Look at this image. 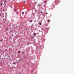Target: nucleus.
<instances>
[{
  "label": "nucleus",
  "mask_w": 74,
  "mask_h": 74,
  "mask_svg": "<svg viewBox=\"0 0 74 74\" xmlns=\"http://www.w3.org/2000/svg\"><path fill=\"white\" fill-rule=\"evenodd\" d=\"M32 21H33V20H31V21L30 20L29 21V22H32Z\"/></svg>",
  "instance_id": "f257e3e1"
},
{
  "label": "nucleus",
  "mask_w": 74,
  "mask_h": 74,
  "mask_svg": "<svg viewBox=\"0 0 74 74\" xmlns=\"http://www.w3.org/2000/svg\"><path fill=\"white\" fill-rule=\"evenodd\" d=\"M4 2L5 3H6V2H7V1L5 0L4 1Z\"/></svg>",
  "instance_id": "f03ea898"
},
{
  "label": "nucleus",
  "mask_w": 74,
  "mask_h": 74,
  "mask_svg": "<svg viewBox=\"0 0 74 74\" xmlns=\"http://www.w3.org/2000/svg\"><path fill=\"white\" fill-rule=\"evenodd\" d=\"M5 18H4L3 20V21H5Z\"/></svg>",
  "instance_id": "7ed1b4c3"
},
{
  "label": "nucleus",
  "mask_w": 74,
  "mask_h": 74,
  "mask_svg": "<svg viewBox=\"0 0 74 74\" xmlns=\"http://www.w3.org/2000/svg\"><path fill=\"white\" fill-rule=\"evenodd\" d=\"M1 6H2V5H3V3H2L1 4Z\"/></svg>",
  "instance_id": "20e7f679"
},
{
  "label": "nucleus",
  "mask_w": 74,
  "mask_h": 74,
  "mask_svg": "<svg viewBox=\"0 0 74 74\" xmlns=\"http://www.w3.org/2000/svg\"><path fill=\"white\" fill-rule=\"evenodd\" d=\"M14 11L15 12H16V10H15V9H14Z\"/></svg>",
  "instance_id": "39448f33"
},
{
  "label": "nucleus",
  "mask_w": 74,
  "mask_h": 74,
  "mask_svg": "<svg viewBox=\"0 0 74 74\" xmlns=\"http://www.w3.org/2000/svg\"><path fill=\"white\" fill-rule=\"evenodd\" d=\"M44 3H47V1H45L44 2Z\"/></svg>",
  "instance_id": "423d86ee"
},
{
  "label": "nucleus",
  "mask_w": 74,
  "mask_h": 74,
  "mask_svg": "<svg viewBox=\"0 0 74 74\" xmlns=\"http://www.w3.org/2000/svg\"><path fill=\"white\" fill-rule=\"evenodd\" d=\"M50 20H48V22H50Z\"/></svg>",
  "instance_id": "0eeeda50"
},
{
  "label": "nucleus",
  "mask_w": 74,
  "mask_h": 74,
  "mask_svg": "<svg viewBox=\"0 0 74 74\" xmlns=\"http://www.w3.org/2000/svg\"><path fill=\"white\" fill-rule=\"evenodd\" d=\"M39 24H40V25H41V23H39Z\"/></svg>",
  "instance_id": "6e6552de"
},
{
  "label": "nucleus",
  "mask_w": 74,
  "mask_h": 74,
  "mask_svg": "<svg viewBox=\"0 0 74 74\" xmlns=\"http://www.w3.org/2000/svg\"><path fill=\"white\" fill-rule=\"evenodd\" d=\"M18 53H21V51H18Z\"/></svg>",
  "instance_id": "1a4fd4ad"
},
{
  "label": "nucleus",
  "mask_w": 74,
  "mask_h": 74,
  "mask_svg": "<svg viewBox=\"0 0 74 74\" xmlns=\"http://www.w3.org/2000/svg\"><path fill=\"white\" fill-rule=\"evenodd\" d=\"M13 64H16V63H15V62H14Z\"/></svg>",
  "instance_id": "9d476101"
},
{
  "label": "nucleus",
  "mask_w": 74,
  "mask_h": 74,
  "mask_svg": "<svg viewBox=\"0 0 74 74\" xmlns=\"http://www.w3.org/2000/svg\"><path fill=\"white\" fill-rule=\"evenodd\" d=\"M22 14H24L25 13V12H22Z\"/></svg>",
  "instance_id": "9b49d317"
},
{
  "label": "nucleus",
  "mask_w": 74,
  "mask_h": 74,
  "mask_svg": "<svg viewBox=\"0 0 74 74\" xmlns=\"http://www.w3.org/2000/svg\"><path fill=\"white\" fill-rule=\"evenodd\" d=\"M40 13L41 14H42V12H41Z\"/></svg>",
  "instance_id": "f8f14e48"
},
{
  "label": "nucleus",
  "mask_w": 74,
  "mask_h": 74,
  "mask_svg": "<svg viewBox=\"0 0 74 74\" xmlns=\"http://www.w3.org/2000/svg\"><path fill=\"white\" fill-rule=\"evenodd\" d=\"M27 44H29V42L27 43Z\"/></svg>",
  "instance_id": "ddd939ff"
},
{
  "label": "nucleus",
  "mask_w": 74,
  "mask_h": 74,
  "mask_svg": "<svg viewBox=\"0 0 74 74\" xmlns=\"http://www.w3.org/2000/svg\"><path fill=\"white\" fill-rule=\"evenodd\" d=\"M21 60H19V61H21Z\"/></svg>",
  "instance_id": "4468645a"
},
{
  "label": "nucleus",
  "mask_w": 74,
  "mask_h": 74,
  "mask_svg": "<svg viewBox=\"0 0 74 74\" xmlns=\"http://www.w3.org/2000/svg\"><path fill=\"white\" fill-rule=\"evenodd\" d=\"M34 35H36V33H35L34 34Z\"/></svg>",
  "instance_id": "2eb2a0df"
},
{
  "label": "nucleus",
  "mask_w": 74,
  "mask_h": 74,
  "mask_svg": "<svg viewBox=\"0 0 74 74\" xmlns=\"http://www.w3.org/2000/svg\"><path fill=\"white\" fill-rule=\"evenodd\" d=\"M1 16V14H0V16Z\"/></svg>",
  "instance_id": "dca6fc26"
},
{
  "label": "nucleus",
  "mask_w": 74,
  "mask_h": 74,
  "mask_svg": "<svg viewBox=\"0 0 74 74\" xmlns=\"http://www.w3.org/2000/svg\"><path fill=\"white\" fill-rule=\"evenodd\" d=\"M22 59H23V58H21V60H22Z\"/></svg>",
  "instance_id": "f3484780"
},
{
  "label": "nucleus",
  "mask_w": 74,
  "mask_h": 74,
  "mask_svg": "<svg viewBox=\"0 0 74 74\" xmlns=\"http://www.w3.org/2000/svg\"><path fill=\"white\" fill-rule=\"evenodd\" d=\"M3 15H4V13H3Z\"/></svg>",
  "instance_id": "a211bd4d"
},
{
  "label": "nucleus",
  "mask_w": 74,
  "mask_h": 74,
  "mask_svg": "<svg viewBox=\"0 0 74 74\" xmlns=\"http://www.w3.org/2000/svg\"><path fill=\"white\" fill-rule=\"evenodd\" d=\"M0 41H2V40H1Z\"/></svg>",
  "instance_id": "6ab92c4d"
},
{
  "label": "nucleus",
  "mask_w": 74,
  "mask_h": 74,
  "mask_svg": "<svg viewBox=\"0 0 74 74\" xmlns=\"http://www.w3.org/2000/svg\"><path fill=\"white\" fill-rule=\"evenodd\" d=\"M7 13H6V15H7Z\"/></svg>",
  "instance_id": "aec40b11"
},
{
  "label": "nucleus",
  "mask_w": 74,
  "mask_h": 74,
  "mask_svg": "<svg viewBox=\"0 0 74 74\" xmlns=\"http://www.w3.org/2000/svg\"><path fill=\"white\" fill-rule=\"evenodd\" d=\"M24 53L23 52V53Z\"/></svg>",
  "instance_id": "412c9836"
},
{
  "label": "nucleus",
  "mask_w": 74,
  "mask_h": 74,
  "mask_svg": "<svg viewBox=\"0 0 74 74\" xmlns=\"http://www.w3.org/2000/svg\"><path fill=\"white\" fill-rule=\"evenodd\" d=\"M24 2V3H25V2Z\"/></svg>",
  "instance_id": "4be33fe9"
},
{
  "label": "nucleus",
  "mask_w": 74,
  "mask_h": 74,
  "mask_svg": "<svg viewBox=\"0 0 74 74\" xmlns=\"http://www.w3.org/2000/svg\"><path fill=\"white\" fill-rule=\"evenodd\" d=\"M42 29V28H41V29Z\"/></svg>",
  "instance_id": "5701e85b"
},
{
  "label": "nucleus",
  "mask_w": 74,
  "mask_h": 74,
  "mask_svg": "<svg viewBox=\"0 0 74 74\" xmlns=\"http://www.w3.org/2000/svg\"><path fill=\"white\" fill-rule=\"evenodd\" d=\"M46 14H47L46 13Z\"/></svg>",
  "instance_id": "b1692460"
},
{
  "label": "nucleus",
  "mask_w": 74,
  "mask_h": 74,
  "mask_svg": "<svg viewBox=\"0 0 74 74\" xmlns=\"http://www.w3.org/2000/svg\"><path fill=\"white\" fill-rule=\"evenodd\" d=\"M42 15H43V14H42Z\"/></svg>",
  "instance_id": "393cba45"
}]
</instances>
